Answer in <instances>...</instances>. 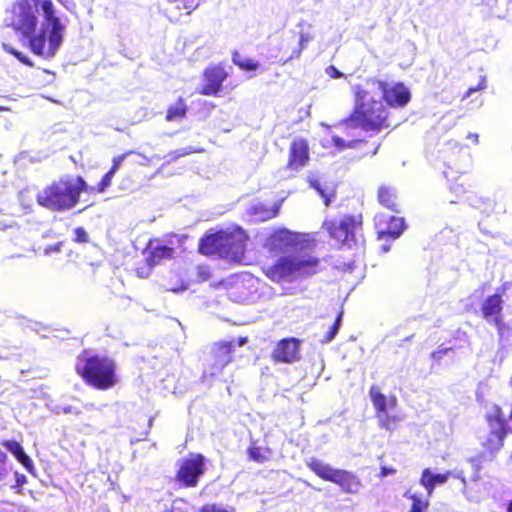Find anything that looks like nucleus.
<instances>
[{"mask_svg":"<svg viewBox=\"0 0 512 512\" xmlns=\"http://www.w3.org/2000/svg\"><path fill=\"white\" fill-rule=\"evenodd\" d=\"M114 173H112V171H107L103 176L102 178L100 179V181L97 183L96 187H95V191L97 193H103L105 192L112 184V179L114 177Z\"/></svg>","mask_w":512,"mask_h":512,"instance_id":"nucleus-34","label":"nucleus"},{"mask_svg":"<svg viewBox=\"0 0 512 512\" xmlns=\"http://www.w3.org/2000/svg\"><path fill=\"white\" fill-rule=\"evenodd\" d=\"M301 340L295 337H288L279 340L271 352V359L274 363L292 364L301 359Z\"/></svg>","mask_w":512,"mask_h":512,"instance_id":"nucleus-15","label":"nucleus"},{"mask_svg":"<svg viewBox=\"0 0 512 512\" xmlns=\"http://www.w3.org/2000/svg\"><path fill=\"white\" fill-rule=\"evenodd\" d=\"M363 227V215L346 214L340 219L325 220L323 228L339 248H352L358 244Z\"/></svg>","mask_w":512,"mask_h":512,"instance_id":"nucleus-6","label":"nucleus"},{"mask_svg":"<svg viewBox=\"0 0 512 512\" xmlns=\"http://www.w3.org/2000/svg\"><path fill=\"white\" fill-rule=\"evenodd\" d=\"M192 152H193V150L184 148V149H180V150L171 151L168 154V157L170 160L174 161L180 157L187 156V155L191 154Z\"/></svg>","mask_w":512,"mask_h":512,"instance_id":"nucleus-41","label":"nucleus"},{"mask_svg":"<svg viewBox=\"0 0 512 512\" xmlns=\"http://www.w3.org/2000/svg\"><path fill=\"white\" fill-rule=\"evenodd\" d=\"M407 226L403 217L391 216L385 228H379L377 231V238L380 240H395L398 239Z\"/></svg>","mask_w":512,"mask_h":512,"instance_id":"nucleus-21","label":"nucleus"},{"mask_svg":"<svg viewBox=\"0 0 512 512\" xmlns=\"http://www.w3.org/2000/svg\"><path fill=\"white\" fill-rule=\"evenodd\" d=\"M503 309V298L500 293L487 296L480 307L483 319L494 325L499 333L505 329Z\"/></svg>","mask_w":512,"mask_h":512,"instance_id":"nucleus-14","label":"nucleus"},{"mask_svg":"<svg viewBox=\"0 0 512 512\" xmlns=\"http://www.w3.org/2000/svg\"><path fill=\"white\" fill-rule=\"evenodd\" d=\"M507 512H512V497H511V500L507 504Z\"/></svg>","mask_w":512,"mask_h":512,"instance_id":"nucleus-51","label":"nucleus"},{"mask_svg":"<svg viewBox=\"0 0 512 512\" xmlns=\"http://www.w3.org/2000/svg\"><path fill=\"white\" fill-rule=\"evenodd\" d=\"M206 469L205 456L201 453H190L178 461L174 480L180 488H195Z\"/></svg>","mask_w":512,"mask_h":512,"instance_id":"nucleus-8","label":"nucleus"},{"mask_svg":"<svg viewBox=\"0 0 512 512\" xmlns=\"http://www.w3.org/2000/svg\"><path fill=\"white\" fill-rule=\"evenodd\" d=\"M42 10L46 25L35 34L37 17L33 11L31 0H15L6 10V23L15 32L28 38V46L33 54L50 59L56 55L63 41L65 25L55 15L52 0H32Z\"/></svg>","mask_w":512,"mask_h":512,"instance_id":"nucleus-2","label":"nucleus"},{"mask_svg":"<svg viewBox=\"0 0 512 512\" xmlns=\"http://www.w3.org/2000/svg\"><path fill=\"white\" fill-rule=\"evenodd\" d=\"M450 189L451 191H453L457 196H460L461 194H464L467 189L466 187L464 186L463 183H453L451 186H450Z\"/></svg>","mask_w":512,"mask_h":512,"instance_id":"nucleus-44","label":"nucleus"},{"mask_svg":"<svg viewBox=\"0 0 512 512\" xmlns=\"http://www.w3.org/2000/svg\"><path fill=\"white\" fill-rule=\"evenodd\" d=\"M368 91L361 86L356 87V105L347 119L343 121L348 125L360 127L364 131L379 132L387 129L389 123V111L381 99L368 100Z\"/></svg>","mask_w":512,"mask_h":512,"instance_id":"nucleus-5","label":"nucleus"},{"mask_svg":"<svg viewBox=\"0 0 512 512\" xmlns=\"http://www.w3.org/2000/svg\"><path fill=\"white\" fill-rule=\"evenodd\" d=\"M248 337H239L235 343L231 341H219L216 342L212 348V358L216 365L225 367L233 361V352L235 345L243 346L247 343Z\"/></svg>","mask_w":512,"mask_h":512,"instance_id":"nucleus-17","label":"nucleus"},{"mask_svg":"<svg viewBox=\"0 0 512 512\" xmlns=\"http://www.w3.org/2000/svg\"><path fill=\"white\" fill-rule=\"evenodd\" d=\"M327 73L331 78H341L343 73L340 72L335 66L331 65L327 68Z\"/></svg>","mask_w":512,"mask_h":512,"instance_id":"nucleus-45","label":"nucleus"},{"mask_svg":"<svg viewBox=\"0 0 512 512\" xmlns=\"http://www.w3.org/2000/svg\"><path fill=\"white\" fill-rule=\"evenodd\" d=\"M198 512H236L234 507L222 508L216 504H205Z\"/></svg>","mask_w":512,"mask_h":512,"instance_id":"nucleus-36","label":"nucleus"},{"mask_svg":"<svg viewBox=\"0 0 512 512\" xmlns=\"http://www.w3.org/2000/svg\"><path fill=\"white\" fill-rule=\"evenodd\" d=\"M196 277L199 282H205L211 278V272L208 266L199 265L196 269Z\"/></svg>","mask_w":512,"mask_h":512,"instance_id":"nucleus-37","label":"nucleus"},{"mask_svg":"<svg viewBox=\"0 0 512 512\" xmlns=\"http://www.w3.org/2000/svg\"><path fill=\"white\" fill-rule=\"evenodd\" d=\"M298 45L294 48L291 53L287 56L285 61L298 59L301 56V53L305 47V45L310 41V37L306 34L301 33L297 39Z\"/></svg>","mask_w":512,"mask_h":512,"instance_id":"nucleus-33","label":"nucleus"},{"mask_svg":"<svg viewBox=\"0 0 512 512\" xmlns=\"http://www.w3.org/2000/svg\"><path fill=\"white\" fill-rule=\"evenodd\" d=\"M310 160V149L305 138H295L291 142L288 151L286 169L298 171L305 167Z\"/></svg>","mask_w":512,"mask_h":512,"instance_id":"nucleus-16","label":"nucleus"},{"mask_svg":"<svg viewBox=\"0 0 512 512\" xmlns=\"http://www.w3.org/2000/svg\"><path fill=\"white\" fill-rule=\"evenodd\" d=\"M63 410H64L65 413H68V412L71 411L70 408H64Z\"/></svg>","mask_w":512,"mask_h":512,"instance_id":"nucleus-53","label":"nucleus"},{"mask_svg":"<svg viewBox=\"0 0 512 512\" xmlns=\"http://www.w3.org/2000/svg\"><path fill=\"white\" fill-rule=\"evenodd\" d=\"M377 200L384 208L399 213L400 212V199L397 190L389 185H381L377 191Z\"/></svg>","mask_w":512,"mask_h":512,"instance_id":"nucleus-22","label":"nucleus"},{"mask_svg":"<svg viewBox=\"0 0 512 512\" xmlns=\"http://www.w3.org/2000/svg\"><path fill=\"white\" fill-rule=\"evenodd\" d=\"M222 232L221 230L206 232L198 242V252L204 256H219L222 258Z\"/></svg>","mask_w":512,"mask_h":512,"instance_id":"nucleus-18","label":"nucleus"},{"mask_svg":"<svg viewBox=\"0 0 512 512\" xmlns=\"http://www.w3.org/2000/svg\"><path fill=\"white\" fill-rule=\"evenodd\" d=\"M188 105L183 97H179L174 104L168 106L165 114L167 122L181 121L186 118Z\"/></svg>","mask_w":512,"mask_h":512,"instance_id":"nucleus-26","label":"nucleus"},{"mask_svg":"<svg viewBox=\"0 0 512 512\" xmlns=\"http://www.w3.org/2000/svg\"><path fill=\"white\" fill-rule=\"evenodd\" d=\"M369 397L375 409V416L395 409L398 404L395 395L387 397L381 392L377 385H372L370 387Z\"/></svg>","mask_w":512,"mask_h":512,"instance_id":"nucleus-20","label":"nucleus"},{"mask_svg":"<svg viewBox=\"0 0 512 512\" xmlns=\"http://www.w3.org/2000/svg\"><path fill=\"white\" fill-rule=\"evenodd\" d=\"M272 455V450L269 447L257 446L256 443H251L247 448L248 459L252 462L263 464L267 462Z\"/></svg>","mask_w":512,"mask_h":512,"instance_id":"nucleus-27","label":"nucleus"},{"mask_svg":"<svg viewBox=\"0 0 512 512\" xmlns=\"http://www.w3.org/2000/svg\"><path fill=\"white\" fill-rule=\"evenodd\" d=\"M74 238L73 241L76 243H87L89 242V236L86 230L83 227H77L74 229Z\"/></svg>","mask_w":512,"mask_h":512,"instance_id":"nucleus-38","label":"nucleus"},{"mask_svg":"<svg viewBox=\"0 0 512 512\" xmlns=\"http://www.w3.org/2000/svg\"><path fill=\"white\" fill-rule=\"evenodd\" d=\"M307 236L287 228L273 230L266 237L263 247L273 255H281L273 263L261 266V273L276 284L291 283L319 274L323 270L321 259L298 252L303 250Z\"/></svg>","mask_w":512,"mask_h":512,"instance_id":"nucleus-1","label":"nucleus"},{"mask_svg":"<svg viewBox=\"0 0 512 512\" xmlns=\"http://www.w3.org/2000/svg\"><path fill=\"white\" fill-rule=\"evenodd\" d=\"M27 482V478L24 474L15 472V484L12 486L13 489H17L21 492L22 486Z\"/></svg>","mask_w":512,"mask_h":512,"instance_id":"nucleus-42","label":"nucleus"},{"mask_svg":"<svg viewBox=\"0 0 512 512\" xmlns=\"http://www.w3.org/2000/svg\"><path fill=\"white\" fill-rule=\"evenodd\" d=\"M10 471L7 454L0 449V482L4 481Z\"/></svg>","mask_w":512,"mask_h":512,"instance_id":"nucleus-35","label":"nucleus"},{"mask_svg":"<svg viewBox=\"0 0 512 512\" xmlns=\"http://www.w3.org/2000/svg\"><path fill=\"white\" fill-rule=\"evenodd\" d=\"M2 48H3V50L5 52H7L8 54L14 56L22 64H24V65H26L28 67H33L34 66L33 62L25 54H23L19 50L15 49L10 44L3 43L2 44Z\"/></svg>","mask_w":512,"mask_h":512,"instance_id":"nucleus-31","label":"nucleus"},{"mask_svg":"<svg viewBox=\"0 0 512 512\" xmlns=\"http://www.w3.org/2000/svg\"><path fill=\"white\" fill-rule=\"evenodd\" d=\"M87 190L88 184L82 176L64 175L46 185L36 195V201L50 211L65 212L73 209Z\"/></svg>","mask_w":512,"mask_h":512,"instance_id":"nucleus-3","label":"nucleus"},{"mask_svg":"<svg viewBox=\"0 0 512 512\" xmlns=\"http://www.w3.org/2000/svg\"><path fill=\"white\" fill-rule=\"evenodd\" d=\"M62 246H63V242H57L53 245H49L45 248V253L50 254L53 252H59L61 250Z\"/></svg>","mask_w":512,"mask_h":512,"instance_id":"nucleus-46","label":"nucleus"},{"mask_svg":"<svg viewBox=\"0 0 512 512\" xmlns=\"http://www.w3.org/2000/svg\"><path fill=\"white\" fill-rule=\"evenodd\" d=\"M232 62L243 71H256L259 63L253 59H244L238 51L232 52Z\"/></svg>","mask_w":512,"mask_h":512,"instance_id":"nucleus-28","label":"nucleus"},{"mask_svg":"<svg viewBox=\"0 0 512 512\" xmlns=\"http://www.w3.org/2000/svg\"><path fill=\"white\" fill-rule=\"evenodd\" d=\"M202 78L203 83L197 89V94L201 96H218L224 81L228 78V72L221 64H213L203 70Z\"/></svg>","mask_w":512,"mask_h":512,"instance_id":"nucleus-12","label":"nucleus"},{"mask_svg":"<svg viewBox=\"0 0 512 512\" xmlns=\"http://www.w3.org/2000/svg\"><path fill=\"white\" fill-rule=\"evenodd\" d=\"M195 7H196V5H194V4H192L190 6H185L186 9H191V10L194 9Z\"/></svg>","mask_w":512,"mask_h":512,"instance_id":"nucleus-52","label":"nucleus"},{"mask_svg":"<svg viewBox=\"0 0 512 512\" xmlns=\"http://www.w3.org/2000/svg\"><path fill=\"white\" fill-rule=\"evenodd\" d=\"M342 316H343V311H340L338 313L334 323L329 328V330L327 331V333L325 334L323 339L320 341L321 344H327V343L331 342L335 338V336L337 335V333L339 331V328H340V324H341V321H342Z\"/></svg>","mask_w":512,"mask_h":512,"instance_id":"nucleus-32","label":"nucleus"},{"mask_svg":"<svg viewBox=\"0 0 512 512\" xmlns=\"http://www.w3.org/2000/svg\"><path fill=\"white\" fill-rule=\"evenodd\" d=\"M375 83L382 93V100L392 108L405 107L410 99L411 93L408 88L401 82L390 85L386 81L376 80Z\"/></svg>","mask_w":512,"mask_h":512,"instance_id":"nucleus-13","label":"nucleus"},{"mask_svg":"<svg viewBox=\"0 0 512 512\" xmlns=\"http://www.w3.org/2000/svg\"><path fill=\"white\" fill-rule=\"evenodd\" d=\"M75 372L87 386L95 390L107 391L119 383L117 363L107 355L83 351L77 357Z\"/></svg>","mask_w":512,"mask_h":512,"instance_id":"nucleus-4","label":"nucleus"},{"mask_svg":"<svg viewBox=\"0 0 512 512\" xmlns=\"http://www.w3.org/2000/svg\"><path fill=\"white\" fill-rule=\"evenodd\" d=\"M222 232V258L240 260L244 257L249 236L240 226L221 229Z\"/></svg>","mask_w":512,"mask_h":512,"instance_id":"nucleus-11","label":"nucleus"},{"mask_svg":"<svg viewBox=\"0 0 512 512\" xmlns=\"http://www.w3.org/2000/svg\"><path fill=\"white\" fill-rule=\"evenodd\" d=\"M307 467L320 479L336 484L346 494H357L362 483L358 475L345 469L333 468L317 458H311Z\"/></svg>","mask_w":512,"mask_h":512,"instance_id":"nucleus-7","label":"nucleus"},{"mask_svg":"<svg viewBox=\"0 0 512 512\" xmlns=\"http://www.w3.org/2000/svg\"><path fill=\"white\" fill-rule=\"evenodd\" d=\"M174 248L162 245L157 240H149L143 250L144 258L134 264L133 271L139 278H147L151 275L155 266L163 260L174 257Z\"/></svg>","mask_w":512,"mask_h":512,"instance_id":"nucleus-10","label":"nucleus"},{"mask_svg":"<svg viewBox=\"0 0 512 512\" xmlns=\"http://www.w3.org/2000/svg\"><path fill=\"white\" fill-rule=\"evenodd\" d=\"M487 86L486 78L481 77L479 83L475 87H470L465 94L463 95L462 99L468 98L472 93L476 91L484 90Z\"/></svg>","mask_w":512,"mask_h":512,"instance_id":"nucleus-40","label":"nucleus"},{"mask_svg":"<svg viewBox=\"0 0 512 512\" xmlns=\"http://www.w3.org/2000/svg\"><path fill=\"white\" fill-rule=\"evenodd\" d=\"M489 433L482 443V447L490 454L498 452L504 445V439L510 432L507 420L501 408L495 405L491 412L485 416Z\"/></svg>","mask_w":512,"mask_h":512,"instance_id":"nucleus-9","label":"nucleus"},{"mask_svg":"<svg viewBox=\"0 0 512 512\" xmlns=\"http://www.w3.org/2000/svg\"><path fill=\"white\" fill-rule=\"evenodd\" d=\"M452 348L451 347H446V348H442V347H439V349H437L436 351H433L430 355V357L433 359V360H436V361H440L442 359V357L447 354L449 351H451Z\"/></svg>","mask_w":512,"mask_h":512,"instance_id":"nucleus-43","label":"nucleus"},{"mask_svg":"<svg viewBox=\"0 0 512 512\" xmlns=\"http://www.w3.org/2000/svg\"><path fill=\"white\" fill-rule=\"evenodd\" d=\"M396 473V469L393 468V467H386V466H383L381 467L380 469V476L381 477H385V476H388V475H393Z\"/></svg>","mask_w":512,"mask_h":512,"instance_id":"nucleus-47","label":"nucleus"},{"mask_svg":"<svg viewBox=\"0 0 512 512\" xmlns=\"http://www.w3.org/2000/svg\"><path fill=\"white\" fill-rule=\"evenodd\" d=\"M132 152H126V153H123V154H120V155H117L115 156L113 159H112V165L109 169V171H112V173L116 174V172L119 170L122 162L125 160V158L131 154Z\"/></svg>","mask_w":512,"mask_h":512,"instance_id":"nucleus-39","label":"nucleus"},{"mask_svg":"<svg viewBox=\"0 0 512 512\" xmlns=\"http://www.w3.org/2000/svg\"><path fill=\"white\" fill-rule=\"evenodd\" d=\"M469 139H472V141L477 144L478 141H479V136L478 134H473V133H469L468 136H467Z\"/></svg>","mask_w":512,"mask_h":512,"instance_id":"nucleus-48","label":"nucleus"},{"mask_svg":"<svg viewBox=\"0 0 512 512\" xmlns=\"http://www.w3.org/2000/svg\"><path fill=\"white\" fill-rule=\"evenodd\" d=\"M451 476L452 472L432 474L428 468L422 471L420 484L426 489L428 496H431L436 484L445 483Z\"/></svg>","mask_w":512,"mask_h":512,"instance_id":"nucleus-24","label":"nucleus"},{"mask_svg":"<svg viewBox=\"0 0 512 512\" xmlns=\"http://www.w3.org/2000/svg\"><path fill=\"white\" fill-rule=\"evenodd\" d=\"M404 497L412 502L408 512H428L430 506L428 493L423 496L421 493L408 489L404 493Z\"/></svg>","mask_w":512,"mask_h":512,"instance_id":"nucleus-25","label":"nucleus"},{"mask_svg":"<svg viewBox=\"0 0 512 512\" xmlns=\"http://www.w3.org/2000/svg\"><path fill=\"white\" fill-rule=\"evenodd\" d=\"M331 142L333 146L339 150L345 149H358L360 150V156H373L377 153L379 145L368 146V142L364 139H353L350 141H345L339 136H332Z\"/></svg>","mask_w":512,"mask_h":512,"instance_id":"nucleus-19","label":"nucleus"},{"mask_svg":"<svg viewBox=\"0 0 512 512\" xmlns=\"http://www.w3.org/2000/svg\"><path fill=\"white\" fill-rule=\"evenodd\" d=\"M475 470H476V474L475 476L473 477V480L474 481H478L480 479V476H479V470H480V466L478 464H475Z\"/></svg>","mask_w":512,"mask_h":512,"instance_id":"nucleus-49","label":"nucleus"},{"mask_svg":"<svg viewBox=\"0 0 512 512\" xmlns=\"http://www.w3.org/2000/svg\"><path fill=\"white\" fill-rule=\"evenodd\" d=\"M1 445L6 448L16 460L28 471L33 472L34 464L28 454L25 453L22 445L16 440H3Z\"/></svg>","mask_w":512,"mask_h":512,"instance_id":"nucleus-23","label":"nucleus"},{"mask_svg":"<svg viewBox=\"0 0 512 512\" xmlns=\"http://www.w3.org/2000/svg\"><path fill=\"white\" fill-rule=\"evenodd\" d=\"M311 186L322 197L324 205L329 206L331 204L332 198H334L336 195L335 191L333 189H328L326 187H323L318 181L312 182Z\"/></svg>","mask_w":512,"mask_h":512,"instance_id":"nucleus-30","label":"nucleus"},{"mask_svg":"<svg viewBox=\"0 0 512 512\" xmlns=\"http://www.w3.org/2000/svg\"><path fill=\"white\" fill-rule=\"evenodd\" d=\"M455 477L458 478L461 481L463 486H466L467 481H466V478L463 476V474H457V475H455Z\"/></svg>","mask_w":512,"mask_h":512,"instance_id":"nucleus-50","label":"nucleus"},{"mask_svg":"<svg viewBox=\"0 0 512 512\" xmlns=\"http://www.w3.org/2000/svg\"><path fill=\"white\" fill-rule=\"evenodd\" d=\"M376 418L379 427L387 431H394L400 420L398 416L390 415L388 412L376 415Z\"/></svg>","mask_w":512,"mask_h":512,"instance_id":"nucleus-29","label":"nucleus"}]
</instances>
